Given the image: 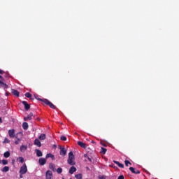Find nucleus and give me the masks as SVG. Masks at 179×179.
<instances>
[{"instance_id":"obj_1","label":"nucleus","mask_w":179,"mask_h":179,"mask_svg":"<svg viewBox=\"0 0 179 179\" xmlns=\"http://www.w3.org/2000/svg\"><path fill=\"white\" fill-rule=\"evenodd\" d=\"M74 159H75V156H74L73 152H69V159H67V163H69V164H70L71 166H73L76 164Z\"/></svg>"},{"instance_id":"obj_2","label":"nucleus","mask_w":179,"mask_h":179,"mask_svg":"<svg viewBox=\"0 0 179 179\" xmlns=\"http://www.w3.org/2000/svg\"><path fill=\"white\" fill-rule=\"evenodd\" d=\"M38 100L43 102V103H45V104L49 106V107H50V108H52V109H56L57 108L56 106L48 99H38Z\"/></svg>"},{"instance_id":"obj_3","label":"nucleus","mask_w":179,"mask_h":179,"mask_svg":"<svg viewBox=\"0 0 179 179\" xmlns=\"http://www.w3.org/2000/svg\"><path fill=\"white\" fill-rule=\"evenodd\" d=\"M15 138H16L17 141L15 142V143L16 145H18L23 138V134L22 132L17 133L16 134Z\"/></svg>"},{"instance_id":"obj_4","label":"nucleus","mask_w":179,"mask_h":179,"mask_svg":"<svg viewBox=\"0 0 179 179\" xmlns=\"http://www.w3.org/2000/svg\"><path fill=\"white\" fill-rule=\"evenodd\" d=\"M28 171L27 166L26 164H24V165L20 168V173L21 174H25Z\"/></svg>"},{"instance_id":"obj_5","label":"nucleus","mask_w":179,"mask_h":179,"mask_svg":"<svg viewBox=\"0 0 179 179\" xmlns=\"http://www.w3.org/2000/svg\"><path fill=\"white\" fill-rule=\"evenodd\" d=\"M8 134H9V136L10 138H16V135H15V129H10L8 131Z\"/></svg>"},{"instance_id":"obj_6","label":"nucleus","mask_w":179,"mask_h":179,"mask_svg":"<svg viewBox=\"0 0 179 179\" xmlns=\"http://www.w3.org/2000/svg\"><path fill=\"white\" fill-rule=\"evenodd\" d=\"M129 171L134 173V174H140L141 171L139 170L135 169L134 167H129Z\"/></svg>"},{"instance_id":"obj_7","label":"nucleus","mask_w":179,"mask_h":179,"mask_svg":"<svg viewBox=\"0 0 179 179\" xmlns=\"http://www.w3.org/2000/svg\"><path fill=\"white\" fill-rule=\"evenodd\" d=\"M52 176L53 174L51 171H46V179H52Z\"/></svg>"},{"instance_id":"obj_8","label":"nucleus","mask_w":179,"mask_h":179,"mask_svg":"<svg viewBox=\"0 0 179 179\" xmlns=\"http://www.w3.org/2000/svg\"><path fill=\"white\" fill-rule=\"evenodd\" d=\"M66 155V150L64 147H60V155L65 156Z\"/></svg>"},{"instance_id":"obj_9","label":"nucleus","mask_w":179,"mask_h":179,"mask_svg":"<svg viewBox=\"0 0 179 179\" xmlns=\"http://www.w3.org/2000/svg\"><path fill=\"white\" fill-rule=\"evenodd\" d=\"M39 165L43 166L46 164L47 160L45 158H40L38 160Z\"/></svg>"},{"instance_id":"obj_10","label":"nucleus","mask_w":179,"mask_h":179,"mask_svg":"<svg viewBox=\"0 0 179 179\" xmlns=\"http://www.w3.org/2000/svg\"><path fill=\"white\" fill-rule=\"evenodd\" d=\"M22 104L24 106L25 110H28L30 109V105L25 101H22Z\"/></svg>"},{"instance_id":"obj_11","label":"nucleus","mask_w":179,"mask_h":179,"mask_svg":"<svg viewBox=\"0 0 179 179\" xmlns=\"http://www.w3.org/2000/svg\"><path fill=\"white\" fill-rule=\"evenodd\" d=\"M76 171H77V169L73 166L70 167V170L69 171V173H70V174H73Z\"/></svg>"},{"instance_id":"obj_12","label":"nucleus","mask_w":179,"mask_h":179,"mask_svg":"<svg viewBox=\"0 0 179 179\" xmlns=\"http://www.w3.org/2000/svg\"><path fill=\"white\" fill-rule=\"evenodd\" d=\"M33 116H34L33 113H29V115H28L27 117H25L24 118V120L25 121L31 120H32V117H33Z\"/></svg>"},{"instance_id":"obj_13","label":"nucleus","mask_w":179,"mask_h":179,"mask_svg":"<svg viewBox=\"0 0 179 179\" xmlns=\"http://www.w3.org/2000/svg\"><path fill=\"white\" fill-rule=\"evenodd\" d=\"M34 145L38 146V147H41V143L38 139H35V141H34Z\"/></svg>"},{"instance_id":"obj_14","label":"nucleus","mask_w":179,"mask_h":179,"mask_svg":"<svg viewBox=\"0 0 179 179\" xmlns=\"http://www.w3.org/2000/svg\"><path fill=\"white\" fill-rule=\"evenodd\" d=\"M0 87L3 89H8V85L0 80Z\"/></svg>"},{"instance_id":"obj_15","label":"nucleus","mask_w":179,"mask_h":179,"mask_svg":"<svg viewBox=\"0 0 179 179\" xmlns=\"http://www.w3.org/2000/svg\"><path fill=\"white\" fill-rule=\"evenodd\" d=\"M77 144H78V145H80L81 148H84V149H85V148H87L86 144L82 142V141H78V142H77Z\"/></svg>"},{"instance_id":"obj_16","label":"nucleus","mask_w":179,"mask_h":179,"mask_svg":"<svg viewBox=\"0 0 179 179\" xmlns=\"http://www.w3.org/2000/svg\"><path fill=\"white\" fill-rule=\"evenodd\" d=\"M12 94L17 97L20 96V92L17 90L14 89H12Z\"/></svg>"},{"instance_id":"obj_17","label":"nucleus","mask_w":179,"mask_h":179,"mask_svg":"<svg viewBox=\"0 0 179 179\" xmlns=\"http://www.w3.org/2000/svg\"><path fill=\"white\" fill-rule=\"evenodd\" d=\"M49 169L53 171H56L55 165L53 163L49 164Z\"/></svg>"},{"instance_id":"obj_18","label":"nucleus","mask_w":179,"mask_h":179,"mask_svg":"<svg viewBox=\"0 0 179 179\" xmlns=\"http://www.w3.org/2000/svg\"><path fill=\"white\" fill-rule=\"evenodd\" d=\"M35 152H36V156L38 157H42L43 156V152L40 150H35Z\"/></svg>"},{"instance_id":"obj_19","label":"nucleus","mask_w":179,"mask_h":179,"mask_svg":"<svg viewBox=\"0 0 179 179\" xmlns=\"http://www.w3.org/2000/svg\"><path fill=\"white\" fill-rule=\"evenodd\" d=\"M46 158H52V160H55V155H53L51 153H49V154L46 155Z\"/></svg>"},{"instance_id":"obj_20","label":"nucleus","mask_w":179,"mask_h":179,"mask_svg":"<svg viewBox=\"0 0 179 179\" xmlns=\"http://www.w3.org/2000/svg\"><path fill=\"white\" fill-rule=\"evenodd\" d=\"M113 163H115V164H117L119 167H120V168H124V164H120L119 162H117V161H113Z\"/></svg>"},{"instance_id":"obj_21","label":"nucleus","mask_w":179,"mask_h":179,"mask_svg":"<svg viewBox=\"0 0 179 179\" xmlns=\"http://www.w3.org/2000/svg\"><path fill=\"white\" fill-rule=\"evenodd\" d=\"M46 138V135L45 134H41V136H39V140L43 141V140H45Z\"/></svg>"},{"instance_id":"obj_22","label":"nucleus","mask_w":179,"mask_h":179,"mask_svg":"<svg viewBox=\"0 0 179 179\" xmlns=\"http://www.w3.org/2000/svg\"><path fill=\"white\" fill-rule=\"evenodd\" d=\"M22 127L24 130H27L29 128V125L27 122H24L22 124Z\"/></svg>"},{"instance_id":"obj_23","label":"nucleus","mask_w":179,"mask_h":179,"mask_svg":"<svg viewBox=\"0 0 179 179\" xmlns=\"http://www.w3.org/2000/svg\"><path fill=\"white\" fill-rule=\"evenodd\" d=\"M25 96L27 97L28 99H31V100H34V99H32V95L29 93L27 92L25 94Z\"/></svg>"},{"instance_id":"obj_24","label":"nucleus","mask_w":179,"mask_h":179,"mask_svg":"<svg viewBox=\"0 0 179 179\" xmlns=\"http://www.w3.org/2000/svg\"><path fill=\"white\" fill-rule=\"evenodd\" d=\"M106 152H107V149L106 148H101V151H100L101 154L105 155L106 153Z\"/></svg>"},{"instance_id":"obj_25","label":"nucleus","mask_w":179,"mask_h":179,"mask_svg":"<svg viewBox=\"0 0 179 179\" xmlns=\"http://www.w3.org/2000/svg\"><path fill=\"white\" fill-rule=\"evenodd\" d=\"M27 145H22L21 147H20V150L22 151V152H24V151H25V150H27Z\"/></svg>"},{"instance_id":"obj_26","label":"nucleus","mask_w":179,"mask_h":179,"mask_svg":"<svg viewBox=\"0 0 179 179\" xmlns=\"http://www.w3.org/2000/svg\"><path fill=\"white\" fill-rule=\"evenodd\" d=\"M3 156H4V157H6V158H8V157L10 156V152H8V151L4 153V155H3Z\"/></svg>"},{"instance_id":"obj_27","label":"nucleus","mask_w":179,"mask_h":179,"mask_svg":"<svg viewBox=\"0 0 179 179\" xmlns=\"http://www.w3.org/2000/svg\"><path fill=\"white\" fill-rule=\"evenodd\" d=\"M10 168L8 166H5L4 168H3V169L1 170L3 172H8L9 171Z\"/></svg>"},{"instance_id":"obj_28","label":"nucleus","mask_w":179,"mask_h":179,"mask_svg":"<svg viewBox=\"0 0 179 179\" xmlns=\"http://www.w3.org/2000/svg\"><path fill=\"white\" fill-rule=\"evenodd\" d=\"M124 164H125L126 166H129V164L131 165L132 164L129 160H125L124 161Z\"/></svg>"},{"instance_id":"obj_29","label":"nucleus","mask_w":179,"mask_h":179,"mask_svg":"<svg viewBox=\"0 0 179 179\" xmlns=\"http://www.w3.org/2000/svg\"><path fill=\"white\" fill-rule=\"evenodd\" d=\"M76 178L83 179V175L81 173L76 175Z\"/></svg>"},{"instance_id":"obj_30","label":"nucleus","mask_w":179,"mask_h":179,"mask_svg":"<svg viewBox=\"0 0 179 179\" xmlns=\"http://www.w3.org/2000/svg\"><path fill=\"white\" fill-rule=\"evenodd\" d=\"M63 169L61 167H59L56 171H57V173L60 174L62 173Z\"/></svg>"},{"instance_id":"obj_31","label":"nucleus","mask_w":179,"mask_h":179,"mask_svg":"<svg viewBox=\"0 0 179 179\" xmlns=\"http://www.w3.org/2000/svg\"><path fill=\"white\" fill-rule=\"evenodd\" d=\"M60 140L66 141L67 140V138L66 136H62V137H60Z\"/></svg>"},{"instance_id":"obj_32","label":"nucleus","mask_w":179,"mask_h":179,"mask_svg":"<svg viewBox=\"0 0 179 179\" xmlns=\"http://www.w3.org/2000/svg\"><path fill=\"white\" fill-rule=\"evenodd\" d=\"M2 164H3V165H6V164H8V162L7 160H6V159H3V160H2Z\"/></svg>"},{"instance_id":"obj_33","label":"nucleus","mask_w":179,"mask_h":179,"mask_svg":"<svg viewBox=\"0 0 179 179\" xmlns=\"http://www.w3.org/2000/svg\"><path fill=\"white\" fill-rule=\"evenodd\" d=\"M19 160L21 163H23L24 162V159L22 157H19Z\"/></svg>"},{"instance_id":"obj_34","label":"nucleus","mask_w":179,"mask_h":179,"mask_svg":"<svg viewBox=\"0 0 179 179\" xmlns=\"http://www.w3.org/2000/svg\"><path fill=\"white\" fill-rule=\"evenodd\" d=\"M100 144L103 145V147H106L107 145L105 143H103L102 141L100 142Z\"/></svg>"},{"instance_id":"obj_35","label":"nucleus","mask_w":179,"mask_h":179,"mask_svg":"<svg viewBox=\"0 0 179 179\" xmlns=\"http://www.w3.org/2000/svg\"><path fill=\"white\" fill-rule=\"evenodd\" d=\"M4 142L8 143H10V141L7 138H6Z\"/></svg>"},{"instance_id":"obj_36","label":"nucleus","mask_w":179,"mask_h":179,"mask_svg":"<svg viewBox=\"0 0 179 179\" xmlns=\"http://www.w3.org/2000/svg\"><path fill=\"white\" fill-rule=\"evenodd\" d=\"M117 179H124V176H118Z\"/></svg>"},{"instance_id":"obj_37","label":"nucleus","mask_w":179,"mask_h":179,"mask_svg":"<svg viewBox=\"0 0 179 179\" xmlns=\"http://www.w3.org/2000/svg\"><path fill=\"white\" fill-rule=\"evenodd\" d=\"M5 72L0 69V74L3 75Z\"/></svg>"},{"instance_id":"obj_38","label":"nucleus","mask_w":179,"mask_h":179,"mask_svg":"<svg viewBox=\"0 0 179 179\" xmlns=\"http://www.w3.org/2000/svg\"><path fill=\"white\" fill-rule=\"evenodd\" d=\"M0 79L2 80L3 81H4L5 80L3 79L2 76H0Z\"/></svg>"},{"instance_id":"obj_39","label":"nucleus","mask_w":179,"mask_h":179,"mask_svg":"<svg viewBox=\"0 0 179 179\" xmlns=\"http://www.w3.org/2000/svg\"><path fill=\"white\" fill-rule=\"evenodd\" d=\"M20 178H23L22 175H24V174H21V173H20Z\"/></svg>"},{"instance_id":"obj_40","label":"nucleus","mask_w":179,"mask_h":179,"mask_svg":"<svg viewBox=\"0 0 179 179\" xmlns=\"http://www.w3.org/2000/svg\"><path fill=\"white\" fill-rule=\"evenodd\" d=\"M87 159L90 161V162H92V159L88 157Z\"/></svg>"},{"instance_id":"obj_41","label":"nucleus","mask_w":179,"mask_h":179,"mask_svg":"<svg viewBox=\"0 0 179 179\" xmlns=\"http://www.w3.org/2000/svg\"><path fill=\"white\" fill-rule=\"evenodd\" d=\"M2 122H3L2 119H1V117H0V122L2 123Z\"/></svg>"},{"instance_id":"obj_42","label":"nucleus","mask_w":179,"mask_h":179,"mask_svg":"<svg viewBox=\"0 0 179 179\" xmlns=\"http://www.w3.org/2000/svg\"><path fill=\"white\" fill-rule=\"evenodd\" d=\"M8 94H9V92H6V95H7V96L8 95Z\"/></svg>"},{"instance_id":"obj_43","label":"nucleus","mask_w":179,"mask_h":179,"mask_svg":"<svg viewBox=\"0 0 179 179\" xmlns=\"http://www.w3.org/2000/svg\"><path fill=\"white\" fill-rule=\"evenodd\" d=\"M54 146V148H56L57 146L56 145H53Z\"/></svg>"},{"instance_id":"obj_44","label":"nucleus","mask_w":179,"mask_h":179,"mask_svg":"<svg viewBox=\"0 0 179 179\" xmlns=\"http://www.w3.org/2000/svg\"><path fill=\"white\" fill-rule=\"evenodd\" d=\"M2 162V161L1 160H0V164Z\"/></svg>"},{"instance_id":"obj_45","label":"nucleus","mask_w":179,"mask_h":179,"mask_svg":"<svg viewBox=\"0 0 179 179\" xmlns=\"http://www.w3.org/2000/svg\"><path fill=\"white\" fill-rule=\"evenodd\" d=\"M62 179H64V178H62Z\"/></svg>"},{"instance_id":"obj_46","label":"nucleus","mask_w":179,"mask_h":179,"mask_svg":"<svg viewBox=\"0 0 179 179\" xmlns=\"http://www.w3.org/2000/svg\"><path fill=\"white\" fill-rule=\"evenodd\" d=\"M70 179H72V178H70Z\"/></svg>"}]
</instances>
